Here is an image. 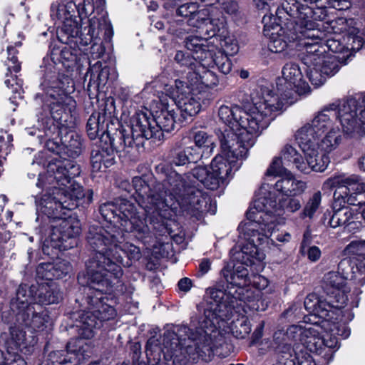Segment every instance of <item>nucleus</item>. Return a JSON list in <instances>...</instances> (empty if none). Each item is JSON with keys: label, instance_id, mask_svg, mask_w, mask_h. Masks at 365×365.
Wrapping results in <instances>:
<instances>
[{"label": "nucleus", "instance_id": "obj_39", "mask_svg": "<svg viewBox=\"0 0 365 365\" xmlns=\"http://www.w3.org/2000/svg\"><path fill=\"white\" fill-rule=\"evenodd\" d=\"M341 143V134L339 128H331L319 142V148L325 153L336 149Z\"/></svg>", "mask_w": 365, "mask_h": 365}, {"label": "nucleus", "instance_id": "obj_46", "mask_svg": "<svg viewBox=\"0 0 365 365\" xmlns=\"http://www.w3.org/2000/svg\"><path fill=\"white\" fill-rule=\"evenodd\" d=\"M290 33V29L287 31H283L282 34H278L276 36H272L269 44L268 48L272 53H281L284 51L292 41L288 39V34Z\"/></svg>", "mask_w": 365, "mask_h": 365}, {"label": "nucleus", "instance_id": "obj_52", "mask_svg": "<svg viewBox=\"0 0 365 365\" xmlns=\"http://www.w3.org/2000/svg\"><path fill=\"white\" fill-rule=\"evenodd\" d=\"M37 277L52 281L54 279L53 263H42L36 268Z\"/></svg>", "mask_w": 365, "mask_h": 365}, {"label": "nucleus", "instance_id": "obj_40", "mask_svg": "<svg viewBox=\"0 0 365 365\" xmlns=\"http://www.w3.org/2000/svg\"><path fill=\"white\" fill-rule=\"evenodd\" d=\"M339 207L334 209L333 214L330 216L329 223L333 228L346 224L351 225L354 222H349L353 217V212L346 206H338Z\"/></svg>", "mask_w": 365, "mask_h": 365}, {"label": "nucleus", "instance_id": "obj_23", "mask_svg": "<svg viewBox=\"0 0 365 365\" xmlns=\"http://www.w3.org/2000/svg\"><path fill=\"white\" fill-rule=\"evenodd\" d=\"M298 143L304 153L309 167L315 172H324L330 163V158L327 153L319 152V144Z\"/></svg>", "mask_w": 365, "mask_h": 365}, {"label": "nucleus", "instance_id": "obj_32", "mask_svg": "<svg viewBox=\"0 0 365 365\" xmlns=\"http://www.w3.org/2000/svg\"><path fill=\"white\" fill-rule=\"evenodd\" d=\"M319 327L311 326L305 328L301 344L304 349L310 352L316 353L319 355L323 354V341L319 331Z\"/></svg>", "mask_w": 365, "mask_h": 365}, {"label": "nucleus", "instance_id": "obj_48", "mask_svg": "<svg viewBox=\"0 0 365 365\" xmlns=\"http://www.w3.org/2000/svg\"><path fill=\"white\" fill-rule=\"evenodd\" d=\"M322 201V194L320 191H318L312 196L305 205L302 212H301V217H309L312 218L314 213L318 210Z\"/></svg>", "mask_w": 365, "mask_h": 365}, {"label": "nucleus", "instance_id": "obj_9", "mask_svg": "<svg viewBox=\"0 0 365 365\" xmlns=\"http://www.w3.org/2000/svg\"><path fill=\"white\" fill-rule=\"evenodd\" d=\"M81 232L80 223L74 219H63L53 225L48 236L43 242L42 250L48 255L53 254V250H66L73 246V238Z\"/></svg>", "mask_w": 365, "mask_h": 365}, {"label": "nucleus", "instance_id": "obj_4", "mask_svg": "<svg viewBox=\"0 0 365 365\" xmlns=\"http://www.w3.org/2000/svg\"><path fill=\"white\" fill-rule=\"evenodd\" d=\"M100 212L105 220L110 224H119L125 232H134L139 239H145L150 235V227L138 206L125 199L102 204Z\"/></svg>", "mask_w": 365, "mask_h": 365}, {"label": "nucleus", "instance_id": "obj_18", "mask_svg": "<svg viewBox=\"0 0 365 365\" xmlns=\"http://www.w3.org/2000/svg\"><path fill=\"white\" fill-rule=\"evenodd\" d=\"M314 19H307L296 21L292 29H290V33L288 34L289 41H299L301 45L305 48V54H307L306 43H319L322 42V32L316 26Z\"/></svg>", "mask_w": 365, "mask_h": 365}, {"label": "nucleus", "instance_id": "obj_47", "mask_svg": "<svg viewBox=\"0 0 365 365\" xmlns=\"http://www.w3.org/2000/svg\"><path fill=\"white\" fill-rule=\"evenodd\" d=\"M84 344H85V341L82 339H71L67 344L66 349H67V353L69 354H73V356H70L68 359L64 357L63 359H60L59 360H57L56 361L58 364H66V363L72 362V361L75 358V356L78 354L81 353L82 349L83 348Z\"/></svg>", "mask_w": 365, "mask_h": 365}, {"label": "nucleus", "instance_id": "obj_21", "mask_svg": "<svg viewBox=\"0 0 365 365\" xmlns=\"http://www.w3.org/2000/svg\"><path fill=\"white\" fill-rule=\"evenodd\" d=\"M331 299L323 298L316 294H309L305 298L304 306L309 313L329 321L336 319L334 316L339 312L335 308Z\"/></svg>", "mask_w": 365, "mask_h": 365}, {"label": "nucleus", "instance_id": "obj_28", "mask_svg": "<svg viewBox=\"0 0 365 365\" xmlns=\"http://www.w3.org/2000/svg\"><path fill=\"white\" fill-rule=\"evenodd\" d=\"M132 135L126 134L124 130L116 132L113 138H110V145L112 148L118 153L125 154L130 153L135 148L142 143L140 138L145 137H137L133 133V125L131 126Z\"/></svg>", "mask_w": 365, "mask_h": 365}, {"label": "nucleus", "instance_id": "obj_29", "mask_svg": "<svg viewBox=\"0 0 365 365\" xmlns=\"http://www.w3.org/2000/svg\"><path fill=\"white\" fill-rule=\"evenodd\" d=\"M34 292L31 291V286L19 285L16 297L11 301V309L19 312H26L27 316L29 317V312L34 309V307L31 306L34 301Z\"/></svg>", "mask_w": 365, "mask_h": 365}, {"label": "nucleus", "instance_id": "obj_55", "mask_svg": "<svg viewBox=\"0 0 365 365\" xmlns=\"http://www.w3.org/2000/svg\"><path fill=\"white\" fill-rule=\"evenodd\" d=\"M305 328L296 325L290 326L285 331L289 343L293 341L301 344V339L303 338Z\"/></svg>", "mask_w": 365, "mask_h": 365}, {"label": "nucleus", "instance_id": "obj_41", "mask_svg": "<svg viewBox=\"0 0 365 365\" xmlns=\"http://www.w3.org/2000/svg\"><path fill=\"white\" fill-rule=\"evenodd\" d=\"M351 2L348 0H316L317 11L322 12V21L327 15V8L330 7L339 11L346 10L351 7Z\"/></svg>", "mask_w": 365, "mask_h": 365}, {"label": "nucleus", "instance_id": "obj_2", "mask_svg": "<svg viewBox=\"0 0 365 365\" xmlns=\"http://www.w3.org/2000/svg\"><path fill=\"white\" fill-rule=\"evenodd\" d=\"M252 103L248 112L237 105L230 110V173L239 170L255 144V135L268 127L274 119L273 110L280 108V103L267 90L257 93Z\"/></svg>", "mask_w": 365, "mask_h": 365}, {"label": "nucleus", "instance_id": "obj_11", "mask_svg": "<svg viewBox=\"0 0 365 365\" xmlns=\"http://www.w3.org/2000/svg\"><path fill=\"white\" fill-rule=\"evenodd\" d=\"M83 197V188L74 186L71 192L64 188H53L52 195H44L41 202V210L48 217H60L63 209L72 210L76 206V200Z\"/></svg>", "mask_w": 365, "mask_h": 365}, {"label": "nucleus", "instance_id": "obj_53", "mask_svg": "<svg viewBox=\"0 0 365 365\" xmlns=\"http://www.w3.org/2000/svg\"><path fill=\"white\" fill-rule=\"evenodd\" d=\"M53 267L54 279L63 277L71 270V266L66 260H58L53 263Z\"/></svg>", "mask_w": 365, "mask_h": 365}, {"label": "nucleus", "instance_id": "obj_58", "mask_svg": "<svg viewBox=\"0 0 365 365\" xmlns=\"http://www.w3.org/2000/svg\"><path fill=\"white\" fill-rule=\"evenodd\" d=\"M175 60L181 66L190 67L192 70L195 69V66H198L199 61H195L193 56L190 57L185 55L182 51H178L175 56Z\"/></svg>", "mask_w": 365, "mask_h": 365}, {"label": "nucleus", "instance_id": "obj_36", "mask_svg": "<svg viewBox=\"0 0 365 365\" xmlns=\"http://www.w3.org/2000/svg\"><path fill=\"white\" fill-rule=\"evenodd\" d=\"M189 137L198 149L209 150L212 153L215 148L213 136L204 130L192 128L189 131Z\"/></svg>", "mask_w": 365, "mask_h": 365}, {"label": "nucleus", "instance_id": "obj_8", "mask_svg": "<svg viewBox=\"0 0 365 365\" xmlns=\"http://www.w3.org/2000/svg\"><path fill=\"white\" fill-rule=\"evenodd\" d=\"M175 116L173 110L164 106L156 111L154 118H150L143 112L138 113L133 118V133L137 137H145L154 142L164 138V132H170L175 128Z\"/></svg>", "mask_w": 365, "mask_h": 365}, {"label": "nucleus", "instance_id": "obj_50", "mask_svg": "<svg viewBox=\"0 0 365 365\" xmlns=\"http://www.w3.org/2000/svg\"><path fill=\"white\" fill-rule=\"evenodd\" d=\"M307 235V233L304 234V239L301 244L300 252L302 255L307 253L309 260L312 262H316L320 258L321 251L319 248L317 246H312L307 247L309 243V239Z\"/></svg>", "mask_w": 365, "mask_h": 365}, {"label": "nucleus", "instance_id": "obj_31", "mask_svg": "<svg viewBox=\"0 0 365 365\" xmlns=\"http://www.w3.org/2000/svg\"><path fill=\"white\" fill-rule=\"evenodd\" d=\"M305 188L306 183L297 180L291 174L278 180L274 185V189L277 192L287 196H295L301 194Z\"/></svg>", "mask_w": 365, "mask_h": 365}, {"label": "nucleus", "instance_id": "obj_24", "mask_svg": "<svg viewBox=\"0 0 365 365\" xmlns=\"http://www.w3.org/2000/svg\"><path fill=\"white\" fill-rule=\"evenodd\" d=\"M31 291L34 292V302L41 304L58 303L62 294L57 284L54 282H43L31 285Z\"/></svg>", "mask_w": 365, "mask_h": 365}, {"label": "nucleus", "instance_id": "obj_35", "mask_svg": "<svg viewBox=\"0 0 365 365\" xmlns=\"http://www.w3.org/2000/svg\"><path fill=\"white\" fill-rule=\"evenodd\" d=\"M232 322L230 323V333L237 339L245 338L251 331L248 318L244 314L231 312Z\"/></svg>", "mask_w": 365, "mask_h": 365}, {"label": "nucleus", "instance_id": "obj_64", "mask_svg": "<svg viewBox=\"0 0 365 365\" xmlns=\"http://www.w3.org/2000/svg\"><path fill=\"white\" fill-rule=\"evenodd\" d=\"M365 185V183L364 182ZM348 205L354 206H361L365 205V187L363 190L353 191V196L348 199Z\"/></svg>", "mask_w": 365, "mask_h": 365}, {"label": "nucleus", "instance_id": "obj_17", "mask_svg": "<svg viewBox=\"0 0 365 365\" xmlns=\"http://www.w3.org/2000/svg\"><path fill=\"white\" fill-rule=\"evenodd\" d=\"M346 279L336 272L327 273L322 280V289L328 299H331L336 309L344 308L348 301Z\"/></svg>", "mask_w": 365, "mask_h": 365}, {"label": "nucleus", "instance_id": "obj_1", "mask_svg": "<svg viewBox=\"0 0 365 365\" xmlns=\"http://www.w3.org/2000/svg\"><path fill=\"white\" fill-rule=\"evenodd\" d=\"M123 235L115 225L107 228L91 227L87 240L95 253L86 263V273L92 287L101 292H109L123 275L121 267L117 263L123 260L121 253L134 261L141 258L137 246L124 243Z\"/></svg>", "mask_w": 365, "mask_h": 365}, {"label": "nucleus", "instance_id": "obj_60", "mask_svg": "<svg viewBox=\"0 0 365 365\" xmlns=\"http://www.w3.org/2000/svg\"><path fill=\"white\" fill-rule=\"evenodd\" d=\"M230 16L237 25L243 23V14L240 11L237 0H230Z\"/></svg>", "mask_w": 365, "mask_h": 365}, {"label": "nucleus", "instance_id": "obj_16", "mask_svg": "<svg viewBox=\"0 0 365 365\" xmlns=\"http://www.w3.org/2000/svg\"><path fill=\"white\" fill-rule=\"evenodd\" d=\"M47 173L48 178L53 179L50 181L55 180L59 186L53 188H64L71 192L74 185L76 187L78 185L72 182V180L79 175L80 168L73 162H51L48 165Z\"/></svg>", "mask_w": 365, "mask_h": 365}, {"label": "nucleus", "instance_id": "obj_34", "mask_svg": "<svg viewBox=\"0 0 365 365\" xmlns=\"http://www.w3.org/2000/svg\"><path fill=\"white\" fill-rule=\"evenodd\" d=\"M97 319L93 309L91 312H83L79 316L76 326L83 338L91 339L94 336L96 329L100 326Z\"/></svg>", "mask_w": 365, "mask_h": 365}, {"label": "nucleus", "instance_id": "obj_61", "mask_svg": "<svg viewBox=\"0 0 365 365\" xmlns=\"http://www.w3.org/2000/svg\"><path fill=\"white\" fill-rule=\"evenodd\" d=\"M245 36L242 33L235 32L230 39V56L237 54L240 49V44L245 41Z\"/></svg>", "mask_w": 365, "mask_h": 365}, {"label": "nucleus", "instance_id": "obj_44", "mask_svg": "<svg viewBox=\"0 0 365 365\" xmlns=\"http://www.w3.org/2000/svg\"><path fill=\"white\" fill-rule=\"evenodd\" d=\"M62 143L66 148L70 156L75 158L81 153L82 143L78 137L73 133H68L62 139Z\"/></svg>", "mask_w": 365, "mask_h": 365}, {"label": "nucleus", "instance_id": "obj_14", "mask_svg": "<svg viewBox=\"0 0 365 365\" xmlns=\"http://www.w3.org/2000/svg\"><path fill=\"white\" fill-rule=\"evenodd\" d=\"M336 187L334 192V209L338 206H345L348 204V199L353 196V191L363 190L365 187L364 182L357 175H351L346 178L335 176L329 178L324 184V188H332Z\"/></svg>", "mask_w": 365, "mask_h": 365}, {"label": "nucleus", "instance_id": "obj_43", "mask_svg": "<svg viewBox=\"0 0 365 365\" xmlns=\"http://www.w3.org/2000/svg\"><path fill=\"white\" fill-rule=\"evenodd\" d=\"M282 159L292 163L299 170L305 172L306 164L301 155L292 146L287 145L284 148L282 152Z\"/></svg>", "mask_w": 365, "mask_h": 365}, {"label": "nucleus", "instance_id": "obj_59", "mask_svg": "<svg viewBox=\"0 0 365 365\" xmlns=\"http://www.w3.org/2000/svg\"><path fill=\"white\" fill-rule=\"evenodd\" d=\"M62 29L72 37H76L81 33V26L76 21L72 19H68L64 21Z\"/></svg>", "mask_w": 365, "mask_h": 365}, {"label": "nucleus", "instance_id": "obj_57", "mask_svg": "<svg viewBox=\"0 0 365 365\" xmlns=\"http://www.w3.org/2000/svg\"><path fill=\"white\" fill-rule=\"evenodd\" d=\"M303 314L302 313V307L300 304H294L287 309L282 316L289 321L300 319Z\"/></svg>", "mask_w": 365, "mask_h": 365}, {"label": "nucleus", "instance_id": "obj_30", "mask_svg": "<svg viewBox=\"0 0 365 365\" xmlns=\"http://www.w3.org/2000/svg\"><path fill=\"white\" fill-rule=\"evenodd\" d=\"M181 209L187 213L195 215L201 209L203 198L199 191L189 186L183 193L177 198Z\"/></svg>", "mask_w": 365, "mask_h": 365}, {"label": "nucleus", "instance_id": "obj_49", "mask_svg": "<svg viewBox=\"0 0 365 365\" xmlns=\"http://www.w3.org/2000/svg\"><path fill=\"white\" fill-rule=\"evenodd\" d=\"M31 314H32L31 319V327L37 331L44 330L49 322V316L44 312L36 313L34 309L29 312V315Z\"/></svg>", "mask_w": 365, "mask_h": 365}, {"label": "nucleus", "instance_id": "obj_20", "mask_svg": "<svg viewBox=\"0 0 365 365\" xmlns=\"http://www.w3.org/2000/svg\"><path fill=\"white\" fill-rule=\"evenodd\" d=\"M295 21L307 19H314L322 21V12L317 11L316 0H292V2H284L282 9Z\"/></svg>", "mask_w": 365, "mask_h": 365}, {"label": "nucleus", "instance_id": "obj_62", "mask_svg": "<svg viewBox=\"0 0 365 365\" xmlns=\"http://www.w3.org/2000/svg\"><path fill=\"white\" fill-rule=\"evenodd\" d=\"M91 161L93 170L94 171H100L102 170L103 167H106L103 160V155L98 150H95L92 151Z\"/></svg>", "mask_w": 365, "mask_h": 365}, {"label": "nucleus", "instance_id": "obj_42", "mask_svg": "<svg viewBox=\"0 0 365 365\" xmlns=\"http://www.w3.org/2000/svg\"><path fill=\"white\" fill-rule=\"evenodd\" d=\"M285 197L279 200L278 203L277 215H285L287 217L299 210L302 207L301 201L296 197Z\"/></svg>", "mask_w": 365, "mask_h": 365}, {"label": "nucleus", "instance_id": "obj_10", "mask_svg": "<svg viewBox=\"0 0 365 365\" xmlns=\"http://www.w3.org/2000/svg\"><path fill=\"white\" fill-rule=\"evenodd\" d=\"M336 105L332 103L318 112L310 123L300 128L295 134L298 143L319 144V138L333 128L331 117L335 115Z\"/></svg>", "mask_w": 365, "mask_h": 365}, {"label": "nucleus", "instance_id": "obj_6", "mask_svg": "<svg viewBox=\"0 0 365 365\" xmlns=\"http://www.w3.org/2000/svg\"><path fill=\"white\" fill-rule=\"evenodd\" d=\"M308 85L303 81V75L299 66L293 62L286 63L282 69V77H279L276 81L277 92L274 93L267 87H259L251 93V101L253 102V96L262 90H267L270 96L276 98L280 103V108L273 110L274 118L276 113L280 111L285 104L293 103L294 97L299 93V89L305 90Z\"/></svg>", "mask_w": 365, "mask_h": 365}, {"label": "nucleus", "instance_id": "obj_15", "mask_svg": "<svg viewBox=\"0 0 365 365\" xmlns=\"http://www.w3.org/2000/svg\"><path fill=\"white\" fill-rule=\"evenodd\" d=\"M335 105L337 110L336 117L341 125L343 132L351 135L358 131L361 128V122L364 121L359 118L357 101L354 98H349L340 101Z\"/></svg>", "mask_w": 365, "mask_h": 365}, {"label": "nucleus", "instance_id": "obj_33", "mask_svg": "<svg viewBox=\"0 0 365 365\" xmlns=\"http://www.w3.org/2000/svg\"><path fill=\"white\" fill-rule=\"evenodd\" d=\"M176 103L184 119L196 115L201 107L199 99L192 93L178 95Z\"/></svg>", "mask_w": 365, "mask_h": 365}, {"label": "nucleus", "instance_id": "obj_19", "mask_svg": "<svg viewBox=\"0 0 365 365\" xmlns=\"http://www.w3.org/2000/svg\"><path fill=\"white\" fill-rule=\"evenodd\" d=\"M87 276L88 275L87 274ZM88 285L89 287L88 292L87 293L88 303L91 305V309H93L98 319L101 322L113 319L116 317L117 313L111 304L113 300L110 299L107 296H103V293H106V292H101L92 287L89 277H88ZM112 289L106 292V293H110Z\"/></svg>", "mask_w": 365, "mask_h": 365}, {"label": "nucleus", "instance_id": "obj_54", "mask_svg": "<svg viewBox=\"0 0 365 365\" xmlns=\"http://www.w3.org/2000/svg\"><path fill=\"white\" fill-rule=\"evenodd\" d=\"M292 358H294L293 361L295 365H316L312 356L309 353L304 352L302 349L299 351V353L294 350Z\"/></svg>", "mask_w": 365, "mask_h": 365}, {"label": "nucleus", "instance_id": "obj_13", "mask_svg": "<svg viewBox=\"0 0 365 365\" xmlns=\"http://www.w3.org/2000/svg\"><path fill=\"white\" fill-rule=\"evenodd\" d=\"M263 241H257L256 237L245 238L243 234L239 233L236 245L232 249V257L237 263L233 265V271H241L242 267H248L255 263V260L262 261L264 255L259 252L257 243L262 244Z\"/></svg>", "mask_w": 365, "mask_h": 365}, {"label": "nucleus", "instance_id": "obj_45", "mask_svg": "<svg viewBox=\"0 0 365 365\" xmlns=\"http://www.w3.org/2000/svg\"><path fill=\"white\" fill-rule=\"evenodd\" d=\"M323 341V357L328 361H331L333 358L334 353L339 348L338 339L336 336L326 333L322 335Z\"/></svg>", "mask_w": 365, "mask_h": 365}, {"label": "nucleus", "instance_id": "obj_27", "mask_svg": "<svg viewBox=\"0 0 365 365\" xmlns=\"http://www.w3.org/2000/svg\"><path fill=\"white\" fill-rule=\"evenodd\" d=\"M185 47L192 52L195 61L199 63L212 62V53L210 49L206 38H200L195 36H190L185 41Z\"/></svg>", "mask_w": 365, "mask_h": 365}, {"label": "nucleus", "instance_id": "obj_3", "mask_svg": "<svg viewBox=\"0 0 365 365\" xmlns=\"http://www.w3.org/2000/svg\"><path fill=\"white\" fill-rule=\"evenodd\" d=\"M277 211L278 203L274 195L262 186L247 212V222H241L237 227L239 233L243 234L245 238L256 237L257 241H264L272 233L274 215Z\"/></svg>", "mask_w": 365, "mask_h": 365}, {"label": "nucleus", "instance_id": "obj_63", "mask_svg": "<svg viewBox=\"0 0 365 365\" xmlns=\"http://www.w3.org/2000/svg\"><path fill=\"white\" fill-rule=\"evenodd\" d=\"M220 181V178L210 168L207 175L205 176V180L202 184L207 189L215 190L218 187Z\"/></svg>", "mask_w": 365, "mask_h": 365}, {"label": "nucleus", "instance_id": "obj_25", "mask_svg": "<svg viewBox=\"0 0 365 365\" xmlns=\"http://www.w3.org/2000/svg\"><path fill=\"white\" fill-rule=\"evenodd\" d=\"M74 101L68 96H64L63 101L53 102L51 104V113L53 118L63 127H69L73 123V108Z\"/></svg>", "mask_w": 365, "mask_h": 365}, {"label": "nucleus", "instance_id": "obj_56", "mask_svg": "<svg viewBox=\"0 0 365 365\" xmlns=\"http://www.w3.org/2000/svg\"><path fill=\"white\" fill-rule=\"evenodd\" d=\"M211 170L214 171L217 175L220 178V179L225 176L228 175V168L226 165V162H224V160L222 156H216L211 163Z\"/></svg>", "mask_w": 365, "mask_h": 365}, {"label": "nucleus", "instance_id": "obj_38", "mask_svg": "<svg viewBox=\"0 0 365 365\" xmlns=\"http://www.w3.org/2000/svg\"><path fill=\"white\" fill-rule=\"evenodd\" d=\"M319 46L324 47L325 53H327V49H328L332 53L338 54L333 56L339 58V60H341L343 64L346 63L347 60L352 54L349 48L343 45L339 40L335 38H329L324 43L321 42Z\"/></svg>", "mask_w": 365, "mask_h": 365}, {"label": "nucleus", "instance_id": "obj_51", "mask_svg": "<svg viewBox=\"0 0 365 365\" xmlns=\"http://www.w3.org/2000/svg\"><path fill=\"white\" fill-rule=\"evenodd\" d=\"M210 23L211 21L208 17L207 11L205 9L200 10L198 6H197V11H195V14L188 20V24L190 26L197 28H202L203 26H207Z\"/></svg>", "mask_w": 365, "mask_h": 365}, {"label": "nucleus", "instance_id": "obj_12", "mask_svg": "<svg viewBox=\"0 0 365 365\" xmlns=\"http://www.w3.org/2000/svg\"><path fill=\"white\" fill-rule=\"evenodd\" d=\"M156 172L162 179V182H158L154 188L161 194L164 202H167V196H173L178 198L190 186L187 178L178 174L172 169V167L165 163H160L156 167Z\"/></svg>", "mask_w": 365, "mask_h": 365}, {"label": "nucleus", "instance_id": "obj_22", "mask_svg": "<svg viewBox=\"0 0 365 365\" xmlns=\"http://www.w3.org/2000/svg\"><path fill=\"white\" fill-rule=\"evenodd\" d=\"M247 277L248 270L246 267H242L241 271L230 274V307H235L234 300L246 302L252 298V293L245 287Z\"/></svg>", "mask_w": 365, "mask_h": 365}, {"label": "nucleus", "instance_id": "obj_7", "mask_svg": "<svg viewBox=\"0 0 365 365\" xmlns=\"http://www.w3.org/2000/svg\"><path fill=\"white\" fill-rule=\"evenodd\" d=\"M307 54L303 57L304 64L307 66V76L312 84L316 87L323 85L327 77L335 75L340 69L341 60L339 58L325 54L324 47L317 43H306Z\"/></svg>", "mask_w": 365, "mask_h": 365}, {"label": "nucleus", "instance_id": "obj_37", "mask_svg": "<svg viewBox=\"0 0 365 365\" xmlns=\"http://www.w3.org/2000/svg\"><path fill=\"white\" fill-rule=\"evenodd\" d=\"M345 252L355 256L354 264L357 270L365 273V240L351 241L346 247Z\"/></svg>", "mask_w": 365, "mask_h": 365}, {"label": "nucleus", "instance_id": "obj_26", "mask_svg": "<svg viewBox=\"0 0 365 365\" xmlns=\"http://www.w3.org/2000/svg\"><path fill=\"white\" fill-rule=\"evenodd\" d=\"M212 62L198 63L195 66L194 71L190 74V78L193 81L192 86H196L198 89L211 88L215 86L218 82L217 77L211 71L207 69Z\"/></svg>", "mask_w": 365, "mask_h": 365}, {"label": "nucleus", "instance_id": "obj_5", "mask_svg": "<svg viewBox=\"0 0 365 365\" xmlns=\"http://www.w3.org/2000/svg\"><path fill=\"white\" fill-rule=\"evenodd\" d=\"M158 182L146 180L143 177H135L132 180L133 187L138 198V204L143 207L146 218L153 229L160 230L165 225V219L168 211V205L163 200L161 194L154 187Z\"/></svg>", "mask_w": 365, "mask_h": 365}]
</instances>
